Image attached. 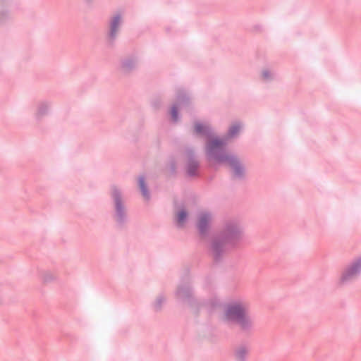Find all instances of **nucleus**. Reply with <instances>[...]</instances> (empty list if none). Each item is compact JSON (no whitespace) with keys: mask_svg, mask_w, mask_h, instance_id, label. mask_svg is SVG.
Instances as JSON below:
<instances>
[{"mask_svg":"<svg viewBox=\"0 0 361 361\" xmlns=\"http://www.w3.org/2000/svg\"><path fill=\"white\" fill-rule=\"evenodd\" d=\"M361 269V260L355 263L353 266H351L348 269H347L345 273L343 274L342 279L347 280L350 277L355 275L359 272Z\"/></svg>","mask_w":361,"mask_h":361,"instance_id":"nucleus-3","label":"nucleus"},{"mask_svg":"<svg viewBox=\"0 0 361 361\" xmlns=\"http://www.w3.org/2000/svg\"><path fill=\"white\" fill-rule=\"evenodd\" d=\"M248 309L245 302L233 301L224 305L221 317L225 321L234 322L241 331H247L253 326Z\"/></svg>","mask_w":361,"mask_h":361,"instance_id":"nucleus-1","label":"nucleus"},{"mask_svg":"<svg viewBox=\"0 0 361 361\" xmlns=\"http://www.w3.org/2000/svg\"><path fill=\"white\" fill-rule=\"evenodd\" d=\"M240 129V126H233L231 128L229 134L231 135H234Z\"/></svg>","mask_w":361,"mask_h":361,"instance_id":"nucleus-10","label":"nucleus"},{"mask_svg":"<svg viewBox=\"0 0 361 361\" xmlns=\"http://www.w3.org/2000/svg\"><path fill=\"white\" fill-rule=\"evenodd\" d=\"M116 209V213L120 219H121L123 216V206L121 203V198L118 197H116L115 199V205Z\"/></svg>","mask_w":361,"mask_h":361,"instance_id":"nucleus-5","label":"nucleus"},{"mask_svg":"<svg viewBox=\"0 0 361 361\" xmlns=\"http://www.w3.org/2000/svg\"><path fill=\"white\" fill-rule=\"evenodd\" d=\"M264 77H267L266 72L263 73Z\"/></svg>","mask_w":361,"mask_h":361,"instance_id":"nucleus-14","label":"nucleus"},{"mask_svg":"<svg viewBox=\"0 0 361 361\" xmlns=\"http://www.w3.org/2000/svg\"><path fill=\"white\" fill-rule=\"evenodd\" d=\"M111 32H112V28L111 27H110V30H109V35H111Z\"/></svg>","mask_w":361,"mask_h":361,"instance_id":"nucleus-13","label":"nucleus"},{"mask_svg":"<svg viewBox=\"0 0 361 361\" xmlns=\"http://www.w3.org/2000/svg\"><path fill=\"white\" fill-rule=\"evenodd\" d=\"M211 217L208 214H201L199 221H198V228L200 232L203 233L207 229L209 224L210 222Z\"/></svg>","mask_w":361,"mask_h":361,"instance_id":"nucleus-4","label":"nucleus"},{"mask_svg":"<svg viewBox=\"0 0 361 361\" xmlns=\"http://www.w3.org/2000/svg\"><path fill=\"white\" fill-rule=\"evenodd\" d=\"M171 116L174 121H177V118H178L177 110L175 107H173L171 109Z\"/></svg>","mask_w":361,"mask_h":361,"instance_id":"nucleus-12","label":"nucleus"},{"mask_svg":"<svg viewBox=\"0 0 361 361\" xmlns=\"http://www.w3.org/2000/svg\"><path fill=\"white\" fill-rule=\"evenodd\" d=\"M139 184H140V189L142 190L143 196L147 198L148 197V194H147V188L145 187L144 180H142V179L140 180H139Z\"/></svg>","mask_w":361,"mask_h":361,"instance_id":"nucleus-9","label":"nucleus"},{"mask_svg":"<svg viewBox=\"0 0 361 361\" xmlns=\"http://www.w3.org/2000/svg\"><path fill=\"white\" fill-rule=\"evenodd\" d=\"M247 350L245 348H240L237 350L235 355L239 360H243L247 355Z\"/></svg>","mask_w":361,"mask_h":361,"instance_id":"nucleus-6","label":"nucleus"},{"mask_svg":"<svg viewBox=\"0 0 361 361\" xmlns=\"http://www.w3.org/2000/svg\"><path fill=\"white\" fill-rule=\"evenodd\" d=\"M221 144V142H219V140H213L211 143H210V145L209 146V147L210 149H212L214 147H218L219 145H220Z\"/></svg>","mask_w":361,"mask_h":361,"instance_id":"nucleus-11","label":"nucleus"},{"mask_svg":"<svg viewBox=\"0 0 361 361\" xmlns=\"http://www.w3.org/2000/svg\"><path fill=\"white\" fill-rule=\"evenodd\" d=\"M195 130L197 134L205 133L208 130V126L196 123L195 126Z\"/></svg>","mask_w":361,"mask_h":361,"instance_id":"nucleus-7","label":"nucleus"},{"mask_svg":"<svg viewBox=\"0 0 361 361\" xmlns=\"http://www.w3.org/2000/svg\"><path fill=\"white\" fill-rule=\"evenodd\" d=\"M225 161L231 166L235 176H239L243 173V169L239 165L234 158H226Z\"/></svg>","mask_w":361,"mask_h":361,"instance_id":"nucleus-2","label":"nucleus"},{"mask_svg":"<svg viewBox=\"0 0 361 361\" xmlns=\"http://www.w3.org/2000/svg\"><path fill=\"white\" fill-rule=\"evenodd\" d=\"M187 214L184 211H180L177 214V221L180 225L183 224L185 220L186 219Z\"/></svg>","mask_w":361,"mask_h":361,"instance_id":"nucleus-8","label":"nucleus"}]
</instances>
